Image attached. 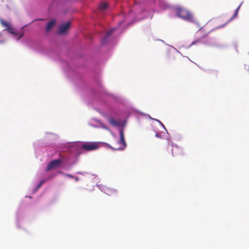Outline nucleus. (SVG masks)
I'll use <instances>...</instances> for the list:
<instances>
[{
  "label": "nucleus",
  "mask_w": 249,
  "mask_h": 249,
  "mask_svg": "<svg viewBox=\"0 0 249 249\" xmlns=\"http://www.w3.org/2000/svg\"><path fill=\"white\" fill-rule=\"evenodd\" d=\"M177 16L182 19L189 21H193V16L191 13L185 8L182 7H178L176 9Z\"/></svg>",
  "instance_id": "f257e3e1"
},
{
  "label": "nucleus",
  "mask_w": 249,
  "mask_h": 249,
  "mask_svg": "<svg viewBox=\"0 0 249 249\" xmlns=\"http://www.w3.org/2000/svg\"><path fill=\"white\" fill-rule=\"evenodd\" d=\"M196 36L197 38L193 41L191 45L196 44V43H201L204 44H208L210 39L208 37L207 34H204L202 29H199L196 33Z\"/></svg>",
  "instance_id": "f03ea898"
},
{
  "label": "nucleus",
  "mask_w": 249,
  "mask_h": 249,
  "mask_svg": "<svg viewBox=\"0 0 249 249\" xmlns=\"http://www.w3.org/2000/svg\"><path fill=\"white\" fill-rule=\"evenodd\" d=\"M62 162L61 159H56L51 161L46 167V171H49L52 169H55L60 166Z\"/></svg>",
  "instance_id": "7ed1b4c3"
},
{
  "label": "nucleus",
  "mask_w": 249,
  "mask_h": 249,
  "mask_svg": "<svg viewBox=\"0 0 249 249\" xmlns=\"http://www.w3.org/2000/svg\"><path fill=\"white\" fill-rule=\"evenodd\" d=\"M98 144L94 142H86L82 145L81 148L87 151H91L97 149Z\"/></svg>",
  "instance_id": "20e7f679"
},
{
  "label": "nucleus",
  "mask_w": 249,
  "mask_h": 249,
  "mask_svg": "<svg viewBox=\"0 0 249 249\" xmlns=\"http://www.w3.org/2000/svg\"><path fill=\"white\" fill-rule=\"evenodd\" d=\"M183 150L177 145H172L171 156L174 157L183 155Z\"/></svg>",
  "instance_id": "39448f33"
},
{
  "label": "nucleus",
  "mask_w": 249,
  "mask_h": 249,
  "mask_svg": "<svg viewBox=\"0 0 249 249\" xmlns=\"http://www.w3.org/2000/svg\"><path fill=\"white\" fill-rule=\"evenodd\" d=\"M70 24L71 22L70 21H68L66 23L61 25L59 27L58 34L59 35L65 34L69 28Z\"/></svg>",
  "instance_id": "423d86ee"
},
{
  "label": "nucleus",
  "mask_w": 249,
  "mask_h": 249,
  "mask_svg": "<svg viewBox=\"0 0 249 249\" xmlns=\"http://www.w3.org/2000/svg\"><path fill=\"white\" fill-rule=\"evenodd\" d=\"M8 32L11 34L15 35V36L17 37V39H19L23 36V32H20V33L15 32V29L10 27V25L6 29Z\"/></svg>",
  "instance_id": "0eeeda50"
},
{
  "label": "nucleus",
  "mask_w": 249,
  "mask_h": 249,
  "mask_svg": "<svg viewBox=\"0 0 249 249\" xmlns=\"http://www.w3.org/2000/svg\"><path fill=\"white\" fill-rule=\"evenodd\" d=\"M120 140L119 142L120 144L123 146L124 147H125L126 144L124 140V137L123 130H121L120 132Z\"/></svg>",
  "instance_id": "6e6552de"
},
{
  "label": "nucleus",
  "mask_w": 249,
  "mask_h": 249,
  "mask_svg": "<svg viewBox=\"0 0 249 249\" xmlns=\"http://www.w3.org/2000/svg\"><path fill=\"white\" fill-rule=\"evenodd\" d=\"M55 22V20L53 19L50 21L46 26V30L47 31H50V30L53 27V26L54 25Z\"/></svg>",
  "instance_id": "1a4fd4ad"
},
{
  "label": "nucleus",
  "mask_w": 249,
  "mask_h": 249,
  "mask_svg": "<svg viewBox=\"0 0 249 249\" xmlns=\"http://www.w3.org/2000/svg\"><path fill=\"white\" fill-rule=\"evenodd\" d=\"M116 193L117 192L115 190L111 188H107L106 190V193L109 196L115 195L116 194Z\"/></svg>",
  "instance_id": "9d476101"
},
{
  "label": "nucleus",
  "mask_w": 249,
  "mask_h": 249,
  "mask_svg": "<svg viewBox=\"0 0 249 249\" xmlns=\"http://www.w3.org/2000/svg\"><path fill=\"white\" fill-rule=\"evenodd\" d=\"M114 32V30H110L108 31L106 35L103 37L102 39V43H104V42L107 39V38L112 34Z\"/></svg>",
  "instance_id": "9b49d317"
},
{
  "label": "nucleus",
  "mask_w": 249,
  "mask_h": 249,
  "mask_svg": "<svg viewBox=\"0 0 249 249\" xmlns=\"http://www.w3.org/2000/svg\"><path fill=\"white\" fill-rule=\"evenodd\" d=\"M109 123L113 126H118L119 124V122L116 121L115 119L112 118H110L108 119Z\"/></svg>",
  "instance_id": "f8f14e48"
},
{
  "label": "nucleus",
  "mask_w": 249,
  "mask_h": 249,
  "mask_svg": "<svg viewBox=\"0 0 249 249\" xmlns=\"http://www.w3.org/2000/svg\"><path fill=\"white\" fill-rule=\"evenodd\" d=\"M0 23L1 24L6 28V29L10 25V23L2 19V18H0Z\"/></svg>",
  "instance_id": "ddd939ff"
},
{
  "label": "nucleus",
  "mask_w": 249,
  "mask_h": 249,
  "mask_svg": "<svg viewBox=\"0 0 249 249\" xmlns=\"http://www.w3.org/2000/svg\"><path fill=\"white\" fill-rule=\"evenodd\" d=\"M107 7V4L106 3L102 2L99 5V9L102 11H104Z\"/></svg>",
  "instance_id": "4468645a"
},
{
  "label": "nucleus",
  "mask_w": 249,
  "mask_h": 249,
  "mask_svg": "<svg viewBox=\"0 0 249 249\" xmlns=\"http://www.w3.org/2000/svg\"><path fill=\"white\" fill-rule=\"evenodd\" d=\"M239 8H240V6H239L236 9L234 15H233L232 17L230 19V20H232L233 18H235L237 16Z\"/></svg>",
  "instance_id": "2eb2a0df"
},
{
  "label": "nucleus",
  "mask_w": 249,
  "mask_h": 249,
  "mask_svg": "<svg viewBox=\"0 0 249 249\" xmlns=\"http://www.w3.org/2000/svg\"><path fill=\"white\" fill-rule=\"evenodd\" d=\"M45 182V180H41L40 183L37 185V187H40Z\"/></svg>",
  "instance_id": "dca6fc26"
},
{
  "label": "nucleus",
  "mask_w": 249,
  "mask_h": 249,
  "mask_svg": "<svg viewBox=\"0 0 249 249\" xmlns=\"http://www.w3.org/2000/svg\"><path fill=\"white\" fill-rule=\"evenodd\" d=\"M66 176H68V177H70L71 178H73V176H72L71 175H70V174H66Z\"/></svg>",
  "instance_id": "f3484780"
},
{
  "label": "nucleus",
  "mask_w": 249,
  "mask_h": 249,
  "mask_svg": "<svg viewBox=\"0 0 249 249\" xmlns=\"http://www.w3.org/2000/svg\"><path fill=\"white\" fill-rule=\"evenodd\" d=\"M123 149V147H119L117 149Z\"/></svg>",
  "instance_id": "a211bd4d"
},
{
  "label": "nucleus",
  "mask_w": 249,
  "mask_h": 249,
  "mask_svg": "<svg viewBox=\"0 0 249 249\" xmlns=\"http://www.w3.org/2000/svg\"><path fill=\"white\" fill-rule=\"evenodd\" d=\"M75 180L76 181H78V178L77 177H76Z\"/></svg>",
  "instance_id": "6ab92c4d"
},
{
  "label": "nucleus",
  "mask_w": 249,
  "mask_h": 249,
  "mask_svg": "<svg viewBox=\"0 0 249 249\" xmlns=\"http://www.w3.org/2000/svg\"><path fill=\"white\" fill-rule=\"evenodd\" d=\"M58 173H59V174H63V172L62 171H59Z\"/></svg>",
  "instance_id": "aec40b11"
},
{
  "label": "nucleus",
  "mask_w": 249,
  "mask_h": 249,
  "mask_svg": "<svg viewBox=\"0 0 249 249\" xmlns=\"http://www.w3.org/2000/svg\"><path fill=\"white\" fill-rule=\"evenodd\" d=\"M2 43V41H0V43Z\"/></svg>",
  "instance_id": "412c9836"
}]
</instances>
